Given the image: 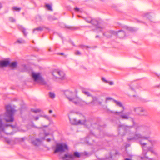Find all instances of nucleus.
Masks as SVG:
<instances>
[{"mask_svg": "<svg viewBox=\"0 0 160 160\" xmlns=\"http://www.w3.org/2000/svg\"><path fill=\"white\" fill-rule=\"evenodd\" d=\"M37 21H41L42 20V18L41 16L39 15L37 16L36 18Z\"/></svg>", "mask_w": 160, "mask_h": 160, "instance_id": "obj_33", "label": "nucleus"}, {"mask_svg": "<svg viewBox=\"0 0 160 160\" xmlns=\"http://www.w3.org/2000/svg\"><path fill=\"white\" fill-rule=\"evenodd\" d=\"M133 111L137 114L141 116H146L148 115L147 111L142 107H134Z\"/></svg>", "mask_w": 160, "mask_h": 160, "instance_id": "obj_8", "label": "nucleus"}, {"mask_svg": "<svg viewBox=\"0 0 160 160\" xmlns=\"http://www.w3.org/2000/svg\"><path fill=\"white\" fill-rule=\"evenodd\" d=\"M107 83H108L109 85H112L113 84V82L112 81H108Z\"/></svg>", "mask_w": 160, "mask_h": 160, "instance_id": "obj_39", "label": "nucleus"}, {"mask_svg": "<svg viewBox=\"0 0 160 160\" xmlns=\"http://www.w3.org/2000/svg\"><path fill=\"white\" fill-rule=\"evenodd\" d=\"M46 7L49 10L52 11V9L51 6L49 4H46L45 5Z\"/></svg>", "mask_w": 160, "mask_h": 160, "instance_id": "obj_31", "label": "nucleus"}, {"mask_svg": "<svg viewBox=\"0 0 160 160\" xmlns=\"http://www.w3.org/2000/svg\"><path fill=\"white\" fill-rule=\"evenodd\" d=\"M125 160H131V159L129 158H125Z\"/></svg>", "mask_w": 160, "mask_h": 160, "instance_id": "obj_50", "label": "nucleus"}, {"mask_svg": "<svg viewBox=\"0 0 160 160\" xmlns=\"http://www.w3.org/2000/svg\"><path fill=\"white\" fill-rule=\"evenodd\" d=\"M113 99L112 98H111V97H107L106 98L105 100V103H107L108 102V101L110 100H112Z\"/></svg>", "mask_w": 160, "mask_h": 160, "instance_id": "obj_34", "label": "nucleus"}, {"mask_svg": "<svg viewBox=\"0 0 160 160\" xmlns=\"http://www.w3.org/2000/svg\"><path fill=\"white\" fill-rule=\"evenodd\" d=\"M31 76L35 81L38 80L41 84L45 85L46 87H48L49 88H50L49 86V85L45 81L44 78L40 75V73H36L32 72Z\"/></svg>", "mask_w": 160, "mask_h": 160, "instance_id": "obj_5", "label": "nucleus"}, {"mask_svg": "<svg viewBox=\"0 0 160 160\" xmlns=\"http://www.w3.org/2000/svg\"><path fill=\"white\" fill-rule=\"evenodd\" d=\"M55 72L57 73L58 76L57 78H59L61 79H63L65 77V74L64 72L62 71L59 70H55Z\"/></svg>", "mask_w": 160, "mask_h": 160, "instance_id": "obj_12", "label": "nucleus"}, {"mask_svg": "<svg viewBox=\"0 0 160 160\" xmlns=\"http://www.w3.org/2000/svg\"><path fill=\"white\" fill-rule=\"evenodd\" d=\"M158 77L159 78H160V76H159V75H158Z\"/></svg>", "mask_w": 160, "mask_h": 160, "instance_id": "obj_63", "label": "nucleus"}, {"mask_svg": "<svg viewBox=\"0 0 160 160\" xmlns=\"http://www.w3.org/2000/svg\"><path fill=\"white\" fill-rule=\"evenodd\" d=\"M92 100L89 102H87L88 104H84L83 105H88L89 104H93L94 103L98 102L99 104L101 105L102 102L99 100L98 98L96 97H92Z\"/></svg>", "mask_w": 160, "mask_h": 160, "instance_id": "obj_11", "label": "nucleus"}, {"mask_svg": "<svg viewBox=\"0 0 160 160\" xmlns=\"http://www.w3.org/2000/svg\"><path fill=\"white\" fill-rule=\"evenodd\" d=\"M6 112L0 115V138L2 137V133L5 132V130L7 127L10 126L13 128L17 127L16 124L12 125L3 123L4 121L6 122H11L14 120L13 114L15 111V109L10 105L6 106Z\"/></svg>", "mask_w": 160, "mask_h": 160, "instance_id": "obj_2", "label": "nucleus"}, {"mask_svg": "<svg viewBox=\"0 0 160 160\" xmlns=\"http://www.w3.org/2000/svg\"><path fill=\"white\" fill-rule=\"evenodd\" d=\"M126 29L128 31H134V29L133 28L129 27H126Z\"/></svg>", "mask_w": 160, "mask_h": 160, "instance_id": "obj_35", "label": "nucleus"}, {"mask_svg": "<svg viewBox=\"0 0 160 160\" xmlns=\"http://www.w3.org/2000/svg\"><path fill=\"white\" fill-rule=\"evenodd\" d=\"M125 134V133H123V134H121V135H124Z\"/></svg>", "mask_w": 160, "mask_h": 160, "instance_id": "obj_58", "label": "nucleus"}, {"mask_svg": "<svg viewBox=\"0 0 160 160\" xmlns=\"http://www.w3.org/2000/svg\"><path fill=\"white\" fill-rule=\"evenodd\" d=\"M75 55H81V52L79 51H76L75 53Z\"/></svg>", "mask_w": 160, "mask_h": 160, "instance_id": "obj_37", "label": "nucleus"}, {"mask_svg": "<svg viewBox=\"0 0 160 160\" xmlns=\"http://www.w3.org/2000/svg\"><path fill=\"white\" fill-rule=\"evenodd\" d=\"M17 64V62L16 61L13 62L11 63H9V66L12 68H14L16 67Z\"/></svg>", "mask_w": 160, "mask_h": 160, "instance_id": "obj_19", "label": "nucleus"}, {"mask_svg": "<svg viewBox=\"0 0 160 160\" xmlns=\"http://www.w3.org/2000/svg\"><path fill=\"white\" fill-rule=\"evenodd\" d=\"M49 135V134H48H48H46V136H47V135Z\"/></svg>", "mask_w": 160, "mask_h": 160, "instance_id": "obj_60", "label": "nucleus"}, {"mask_svg": "<svg viewBox=\"0 0 160 160\" xmlns=\"http://www.w3.org/2000/svg\"><path fill=\"white\" fill-rule=\"evenodd\" d=\"M58 54L59 55H63L64 54V53H59Z\"/></svg>", "mask_w": 160, "mask_h": 160, "instance_id": "obj_48", "label": "nucleus"}, {"mask_svg": "<svg viewBox=\"0 0 160 160\" xmlns=\"http://www.w3.org/2000/svg\"><path fill=\"white\" fill-rule=\"evenodd\" d=\"M113 101L116 105L122 108V110L120 112L113 111L112 113L115 115L119 116L120 118L123 119H128L130 118L129 116L131 113L130 112H127L125 113H123V111L125 109L124 107L123 106L122 102L116 100L115 99H113Z\"/></svg>", "mask_w": 160, "mask_h": 160, "instance_id": "obj_4", "label": "nucleus"}, {"mask_svg": "<svg viewBox=\"0 0 160 160\" xmlns=\"http://www.w3.org/2000/svg\"><path fill=\"white\" fill-rule=\"evenodd\" d=\"M52 112V110H50L49 111V112L50 113H51Z\"/></svg>", "mask_w": 160, "mask_h": 160, "instance_id": "obj_47", "label": "nucleus"}, {"mask_svg": "<svg viewBox=\"0 0 160 160\" xmlns=\"http://www.w3.org/2000/svg\"><path fill=\"white\" fill-rule=\"evenodd\" d=\"M100 21L96 19H93L92 20L91 24L95 26H97L100 24Z\"/></svg>", "mask_w": 160, "mask_h": 160, "instance_id": "obj_17", "label": "nucleus"}, {"mask_svg": "<svg viewBox=\"0 0 160 160\" xmlns=\"http://www.w3.org/2000/svg\"><path fill=\"white\" fill-rule=\"evenodd\" d=\"M21 9L20 8H18L17 7L15 6L12 8V10L17 12H19Z\"/></svg>", "mask_w": 160, "mask_h": 160, "instance_id": "obj_25", "label": "nucleus"}, {"mask_svg": "<svg viewBox=\"0 0 160 160\" xmlns=\"http://www.w3.org/2000/svg\"><path fill=\"white\" fill-rule=\"evenodd\" d=\"M48 51H51V49L50 48H49L48 49Z\"/></svg>", "mask_w": 160, "mask_h": 160, "instance_id": "obj_57", "label": "nucleus"}, {"mask_svg": "<svg viewBox=\"0 0 160 160\" xmlns=\"http://www.w3.org/2000/svg\"><path fill=\"white\" fill-rule=\"evenodd\" d=\"M145 158H148V157H145Z\"/></svg>", "mask_w": 160, "mask_h": 160, "instance_id": "obj_64", "label": "nucleus"}, {"mask_svg": "<svg viewBox=\"0 0 160 160\" xmlns=\"http://www.w3.org/2000/svg\"><path fill=\"white\" fill-rule=\"evenodd\" d=\"M55 94L54 93L52 92L49 93V96L50 98L53 99L55 98Z\"/></svg>", "mask_w": 160, "mask_h": 160, "instance_id": "obj_27", "label": "nucleus"}, {"mask_svg": "<svg viewBox=\"0 0 160 160\" xmlns=\"http://www.w3.org/2000/svg\"><path fill=\"white\" fill-rule=\"evenodd\" d=\"M7 142L8 143H10V142L8 141H7Z\"/></svg>", "mask_w": 160, "mask_h": 160, "instance_id": "obj_61", "label": "nucleus"}, {"mask_svg": "<svg viewBox=\"0 0 160 160\" xmlns=\"http://www.w3.org/2000/svg\"><path fill=\"white\" fill-rule=\"evenodd\" d=\"M52 116H53V117H56V115H55V114H53V115H52Z\"/></svg>", "mask_w": 160, "mask_h": 160, "instance_id": "obj_56", "label": "nucleus"}, {"mask_svg": "<svg viewBox=\"0 0 160 160\" xmlns=\"http://www.w3.org/2000/svg\"><path fill=\"white\" fill-rule=\"evenodd\" d=\"M34 118L35 121L38 120L39 119V117H34Z\"/></svg>", "mask_w": 160, "mask_h": 160, "instance_id": "obj_41", "label": "nucleus"}, {"mask_svg": "<svg viewBox=\"0 0 160 160\" xmlns=\"http://www.w3.org/2000/svg\"><path fill=\"white\" fill-rule=\"evenodd\" d=\"M99 160H106V159L103 158V159H99Z\"/></svg>", "mask_w": 160, "mask_h": 160, "instance_id": "obj_51", "label": "nucleus"}, {"mask_svg": "<svg viewBox=\"0 0 160 160\" xmlns=\"http://www.w3.org/2000/svg\"><path fill=\"white\" fill-rule=\"evenodd\" d=\"M46 141L48 142H49L51 141V139L50 138H48L47 139Z\"/></svg>", "mask_w": 160, "mask_h": 160, "instance_id": "obj_46", "label": "nucleus"}, {"mask_svg": "<svg viewBox=\"0 0 160 160\" xmlns=\"http://www.w3.org/2000/svg\"><path fill=\"white\" fill-rule=\"evenodd\" d=\"M118 154V152L117 151H116L114 150H113L112 152H110V157L108 158H111L115 154V155H117Z\"/></svg>", "mask_w": 160, "mask_h": 160, "instance_id": "obj_21", "label": "nucleus"}, {"mask_svg": "<svg viewBox=\"0 0 160 160\" xmlns=\"http://www.w3.org/2000/svg\"><path fill=\"white\" fill-rule=\"evenodd\" d=\"M9 20L12 22H15V20L12 17L9 18Z\"/></svg>", "mask_w": 160, "mask_h": 160, "instance_id": "obj_36", "label": "nucleus"}, {"mask_svg": "<svg viewBox=\"0 0 160 160\" xmlns=\"http://www.w3.org/2000/svg\"><path fill=\"white\" fill-rule=\"evenodd\" d=\"M90 135L94 136V135L93 134V133H92V135H91V134Z\"/></svg>", "mask_w": 160, "mask_h": 160, "instance_id": "obj_54", "label": "nucleus"}, {"mask_svg": "<svg viewBox=\"0 0 160 160\" xmlns=\"http://www.w3.org/2000/svg\"><path fill=\"white\" fill-rule=\"evenodd\" d=\"M64 94L70 101L72 102L78 106H82L84 104H88L85 101L77 97L75 93L68 90L64 92Z\"/></svg>", "mask_w": 160, "mask_h": 160, "instance_id": "obj_3", "label": "nucleus"}, {"mask_svg": "<svg viewBox=\"0 0 160 160\" xmlns=\"http://www.w3.org/2000/svg\"><path fill=\"white\" fill-rule=\"evenodd\" d=\"M74 10L76 11H79V9L78 8H74Z\"/></svg>", "mask_w": 160, "mask_h": 160, "instance_id": "obj_40", "label": "nucleus"}, {"mask_svg": "<svg viewBox=\"0 0 160 160\" xmlns=\"http://www.w3.org/2000/svg\"><path fill=\"white\" fill-rule=\"evenodd\" d=\"M9 65V61H0V67H5Z\"/></svg>", "mask_w": 160, "mask_h": 160, "instance_id": "obj_15", "label": "nucleus"}, {"mask_svg": "<svg viewBox=\"0 0 160 160\" xmlns=\"http://www.w3.org/2000/svg\"><path fill=\"white\" fill-rule=\"evenodd\" d=\"M55 70H56V69H55L52 72V75H53V76H54L55 77H56V78H58V74H57V73H56V72H55L54 73V72L55 71Z\"/></svg>", "mask_w": 160, "mask_h": 160, "instance_id": "obj_32", "label": "nucleus"}, {"mask_svg": "<svg viewBox=\"0 0 160 160\" xmlns=\"http://www.w3.org/2000/svg\"><path fill=\"white\" fill-rule=\"evenodd\" d=\"M31 143L35 146L40 145L42 142V140L39 138L33 137L31 138Z\"/></svg>", "mask_w": 160, "mask_h": 160, "instance_id": "obj_10", "label": "nucleus"}, {"mask_svg": "<svg viewBox=\"0 0 160 160\" xmlns=\"http://www.w3.org/2000/svg\"><path fill=\"white\" fill-rule=\"evenodd\" d=\"M65 150H68V145L65 143H58L56 145L54 153L64 152Z\"/></svg>", "mask_w": 160, "mask_h": 160, "instance_id": "obj_6", "label": "nucleus"}, {"mask_svg": "<svg viewBox=\"0 0 160 160\" xmlns=\"http://www.w3.org/2000/svg\"><path fill=\"white\" fill-rule=\"evenodd\" d=\"M25 41L22 39H20L18 40L15 42V44H16L17 43H18L19 44H23L25 43Z\"/></svg>", "mask_w": 160, "mask_h": 160, "instance_id": "obj_23", "label": "nucleus"}, {"mask_svg": "<svg viewBox=\"0 0 160 160\" xmlns=\"http://www.w3.org/2000/svg\"><path fill=\"white\" fill-rule=\"evenodd\" d=\"M150 13H146L145 15V16L147 18H148L150 20L152 19V16L151 15H150Z\"/></svg>", "mask_w": 160, "mask_h": 160, "instance_id": "obj_29", "label": "nucleus"}, {"mask_svg": "<svg viewBox=\"0 0 160 160\" xmlns=\"http://www.w3.org/2000/svg\"><path fill=\"white\" fill-rule=\"evenodd\" d=\"M133 126H128L123 124L119 125V131L123 130L125 132H130L129 136L127 138L128 141L139 139V143L142 148L143 154L145 157L147 153V148L146 147V143L144 142L145 140H149V135L151 133L150 128L148 126L142 125H135V128L136 133L134 134L131 132V129Z\"/></svg>", "mask_w": 160, "mask_h": 160, "instance_id": "obj_1", "label": "nucleus"}, {"mask_svg": "<svg viewBox=\"0 0 160 160\" xmlns=\"http://www.w3.org/2000/svg\"><path fill=\"white\" fill-rule=\"evenodd\" d=\"M48 18L50 21L54 20L57 19L54 16H49L48 17Z\"/></svg>", "mask_w": 160, "mask_h": 160, "instance_id": "obj_26", "label": "nucleus"}, {"mask_svg": "<svg viewBox=\"0 0 160 160\" xmlns=\"http://www.w3.org/2000/svg\"><path fill=\"white\" fill-rule=\"evenodd\" d=\"M98 137L99 138H102V137L98 136Z\"/></svg>", "mask_w": 160, "mask_h": 160, "instance_id": "obj_59", "label": "nucleus"}, {"mask_svg": "<svg viewBox=\"0 0 160 160\" xmlns=\"http://www.w3.org/2000/svg\"><path fill=\"white\" fill-rule=\"evenodd\" d=\"M130 146V144H127L126 145L125 147L126 148H127L128 147H129Z\"/></svg>", "mask_w": 160, "mask_h": 160, "instance_id": "obj_44", "label": "nucleus"}, {"mask_svg": "<svg viewBox=\"0 0 160 160\" xmlns=\"http://www.w3.org/2000/svg\"><path fill=\"white\" fill-rule=\"evenodd\" d=\"M115 32L113 31H110L108 32H106L105 33H103V35L108 38H109L111 37L112 34H115Z\"/></svg>", "mask_w": 160, "mask_h": 160, "instance_id": "obj_14", "label": "nucleus"}, {"mask_svg": "<svg viewBox=\"0 0 160 160\" xmlns=\"http://www.w3.org/2000/svg\"><path fill=\"white\" fill-rule=\"evenodd\" d=\"M68 118L71 123L72 124H84L86 122V120L85 119L78 120L75 118L71 119L69 116H68Z\"/></svg>", "mask_w": 160, "mask_h": 160, "instance_id": "obj_9", "label": "nucleus"}, {"mask_svg": "<svg viewBox=\"0 0 160 160\" xmlns=\"http://www.w3.org/2000/svg\"><path fill=\"white\" fill-rule=\"evenodd\" d=\"M99 36H98V35H97L95 36V38H99Z\"/></svg>", "mask_w": 160, "mask_h": 160, "instance_id": "obj_52", "label": "nucleus"}, {"mask_svg": "<svg viewBox=\"0 0 160 160\" xmlns=\"http://www.w3.org/2000/svg\"><path fill=\"white\" fill-rule=\"evenodd\" d=\"M67 9L69 10H71V8L70 6H68L67 7Z\"/></svg>", "mask_w": 160, "mask_h": 160, "instance_id": "obj_42", "label": "nucleus"}, {"mask_svg": "<svg viewBox=\"0 0 160 160\" xmlns=\"http://www.w3.org/2000/svg\"><path fill=\"white\" fill-rule=\"evenodd\" d=\"M98 28H100V29H101L102 28L100 27H99V26H97V29H98Z\"/></svg>", "mask_w": 160, "mask_h": 160, "instance_id": "obj_45", "label": "nucleus"}, {"mask_svg": "<svg viewBox=\"0 0 160 160\" xmlns=\"http://www.w3.org/2000/svg\"><path fill=\"white\" fill-rule=\"evenodd\" d=\"M45 28V27L42 26V27H38L37 28H36L34 29L33 30V33H37L36 32H41L43 30L44 28Z\"/></svg>", "mask_w": 160, "mask_h": 160, "instance_id": "obj_16", "label": "nucleus"}, {"mask_svg": "<svg viewBox=\"0 0 160 160\" xmlns=\"http://www.w3.org/2000/svg\"><path fill=\"white\" fill-rule=\"evenodd\" d=\"M115 34L117 35L120 38H122L124 37L125 35V32L122 30H120L118 32H115Z\"/></svg>", "mask_w": 160, "mask_h": 160, "instance_id": "obj_13", "label": "nucleus"}, {"mask_svg": "<svg viewBox=\"0 0 160 160\" xmlns=\"http://www.w3.org/2000/svg\"><path fill=\"white\" fill-rule=\"evenodd\" d=\"M92 19L91 18L88 17L86 18V21L88 22L91 23Z\"/></svg>", "mask_w": 160, "mask_h": 160, "instance_id": "obj_30", "label": "nucleus"}, {"mask_svg": "<svg viewBox=\"0 0 160 160\" xmlns=\"http://www.w3.org/2000/svg\"><path fill=\"white\" fill-rule=\"evenodd\" d=\"M80 157V154L77 152H74L73 154H65L62 157L63 160H72L75 158H79Z\"/></svg>", "mask_w": 160, "mask_h": 160, "instance_id": "obj_7", "label": "nucleus"}, {"mask_svg": "<svg viewBox=\"0 0 160 160\" xmlns=\"http://www.w3.org/2000/svg\"><path fill=\"white\" fill-rule=\"evenodd\" d=\"M87 143L89 144V143H88V141H87Z\"/></svg>", "mask_w": 160, "mask_h": 160, "instance_id": "obj_62", "label": "nucleus"}, {"mask_svg": "<svg viewBox=\"0 0 160 160\" xmlns=\"http://www.w3.org/2000/svg\"><path fill=\"white\" fill-rule=\"evenodd\" d=\"M19 29L23 32L24 35L25 36H26L28 32H26L25 29L22 26H20L19 27Z\"/></svg>", "mask_w": 160, "mask_h": 160, "instance_id": "obj_22", "label": "nucleus"}, {"mask_svg": "<svg viewBox=\"0 0 160 160\" xmlns=\"http://www.w3.org/2000/svg\"><path fill=\"white\" fill-rule=\"evenodd\" d=\"M31 111L35 113H37L41 112V110L39 109H31Z\"/></svg>", "mask_w": 160, "mask_h": 160, "instance_id": "obj_24", "label": "nucleus"}, {"mask_svg": "<svg viewBox=\"0 0 160 160\" xmlns=\"http://www.w3.org/2000/svg\"><path fill=\"white\" fill-rule=\"evenodd\" d=\"M90 138V136H88L87 137V139H88V138Z\"/></svg>", "mask_w": 160, "mask_h": 160, "instance_id": "obj_53", "label": "nucleus"}, {"mask_svg": "<svg viewBox=\"0 0 160 160\" xmlns=\"http://www.w3.org/2000/svg\"><path fill=\"white\" fill-rule=\"evenodd\" d=\"M79 47L80 48H82V49H83L84 48H90V47H89L88 46H87L84 45H80L79 46Z\"/></svg>", "mask_w": 160, "mask_h": 160, "instance_id": "obj_28", "label": "nucleus"}, {"mask_svg": "<svg viewBox=\"0 0 160 160\" xmlns=\"http://www.w3.org/2000/svg\"><path fill=\"white\" fill-rule=\"evenodd\" d=\"M102 80L104 82H105V83H108V81L105 78H102Z\"/></svg>", "mask_w": 160, "mask_h": 160, "instance_id": "obj_38", "label": "nucleus"}, {"mask_svg": "<svg viewBox=\"0 0 160 160\" xmlns=\"http://www.w3.org/2000/svg\"><path fill=\"white\" fill-rule=\"evenodd\" d=\"M2 8V5H1V3H0V9Z\"/></svg>", "mask_w": 160, "mask_h": 160, "instance_id": "obj_55", "label": "nucleus"}, {"mask_svg": "<svg viewBox=\"0 0 160 160\" xmlns=\"http://www.w3.org/2000/svg\"><path fill=\"white\" fill-rule=\"evenodd\" d=\"M82 92L85 95L88 96H91V95L90 94L89 92L88 91L87 89L82 88Z\"/></svg>", "mask_w": 160, "mask_h": 160, "instance_id": "obj_18", "label": "nucleus"}, {"mask_svg": "<svg viewBox=\"0 0 160 160\" xmlns=\"http://www.w3.org/2000/svg\"><path fill=\"white\" fill-rule=\"evenodd\" d=\"M43 117H44V118H47L48 119H49V117L47 115H45V116H43Z\"/></svg>", "mask_w": 160, "mask_h": 160, "instance_id": "obj_43", "label": "nucleus"}, {"mask_svg": "<svg viewBox=\"0 0 160 160\" xmlns=\"http://www.w3.org/2000/svg\"><path fill=\"white\" fill-rule=\"evenodd\" d=\"M130 88L131 89V90H134V89L132 87H130Z\"/></svg>", "mask_w": 160, "mask_h": 160, "instance_id": "obj_49", "label": "nucleus"}, {"mask_svg": "<svg viewBox=\"0 0 160 160\" xmlns=\"http://www.w3.org/2000/svg\"><path fill=\"white\" fill-rule=\"evenodd\" d=\"M64 27L67 29H68L72 30H74L78 28L74 27L69 26L66 25H64Z\"/></svg>", "mask_w": 160, "mask_h": 160, "instance_id": "obj_20", "label": "nucleus"}]
</instances>
